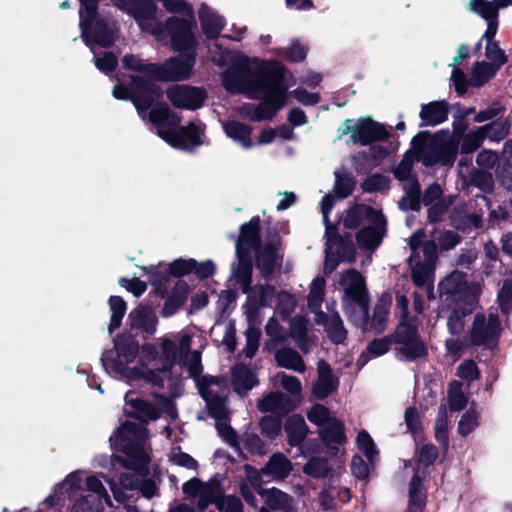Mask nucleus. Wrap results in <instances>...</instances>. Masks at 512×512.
<instances>
[{
	"mask_svg": "<svg viewBox=\"0 0 512 512\" xmlns=\"http://www.w3.org/2000/svg\"><path fill=\"white\" fill-rule=\"evenodd\" d=\"M501 333V323L496 310L487 314L477 313L469 330L468 340L473 345L494 346Z\"/></svg>",
	"mask_w": 512,
	"mask_h": 512,
	"instance_id": "13",
	"label": "nucleus"
},
{
	"mask_svg": "<svg viewBox=\"0 0 512 512\" xmlns=\"http://www.w3.org/2000/svg\"><path fill=\"white\" fill-rule=\"evenodd\" d=\"M304 472L315 478L324 477L328 473L327 462L322 458H311L305 465Z\"/></svg>",
	"mask_w": 512,
	"mask_h": 512,
	"instance_id": "62",
	"label": "nucleus"
},
{
	"mask_svg": "<svg viewBox=\"0 0 512 512\" xmlns=\"http://www.w3.org/2000/svg\"><path fill=\"white\" fill-rule=\"evenodd\" d=\"M82 472L77 470L68 474L65 479L54 487L53 494L47 497L46 503L53 505L56 501H60L62 496H70L78 491L82 484Z\"/></svg>",
	"mask_w": 512,
	"mask_h": 512,
	"instance_id": "29",
	"label": "nucleus"
},
{
	"mask_svg": "<svg viewBox=\"0 0 512 512\" xmlns=\"http://www.w3.org/2000/svg\"><path fill=\"white\" fill-rule=\"evenodd\" d=\"M442 295L451 296L453 301L463 302L467 305V311L472 312L477 306V299L481 293L478 283L468 284L462 272L454 271L439 284Z\"/></svg>",
	"mask_w": 512,
	"mask_h": 512,
	"instance_id": "12",
	"label": "nucleus"
},
{
	"mask_svg": "<svg viewBox=\"0 0 512 512\" xmlns=\"http://www.w3.org/2000/svg\"><path fill=\"white\" fill-rule=\"evenodd\" d=\"M278 242L273 241L267 244L257 259V266L265 277H268L277 265Z\"/></svg>",
	"mask_w": 512,
	"mask_h": 512,
	"instance_id": "39",
	"label": "nucleus"
},
{
	"mask_svg": "<svg viewBox=\"0 0 512 512\" xmlns=\"http://www.w3.org/2000/svg\"><path fill=\"white\" fill-rule=\"evenodd\" d=\"M412 158L410 156H405L404 159L398 164V166L394 169V174L397 179L400 181H407V185L405 186V189L407 191V194L409 196L410 205L409 207L411 209H417L419 206V194H420V188L419 184L415 181V179L412 177Z\"/></svg>",
	"mask_w": 512,
	"mask_h": 512,
	"instance_id": "25",
	"label": "nucleus"
},
{
	"mask_svg": "<svg viewBox=\"0 0 512 512\" xmlns=\"http://www.w3.org/2000/svg\"><path fill=\"white\" fill-rule=\"evenodd\" d=\"M87 489L91 492L88 496H95L97 501H104L108 506H112L111 499L105 489L102 480L98 475H90L85 480Z\"/></svg>",
	"mask_w": 512,
	"mask_h": 512,
	"instance_id": "50",
	"label": "nucleus"
},
{
	"mask_svg": "<svg viewBox=\"0 0 512 512\" xmlns=\"http://www.w3.org/2000/svg\"><path fill=\"white\" fill-rule=\"evenodd\" d=\"M442 194L441 188L437 184L429 186L425 192L423 202L429 207V218L436 221L438 216L447 208L448 205H443L438 201Z\"/></svg>",
	"mask_w": 512,
	"mask_h": 512,
	"instance_id": "41",
	"label": "nucleus"
},
{
	"mask_svg": "<svg viewBox=\"0 0 512 512\" xmlns=\"http://www.w3.org/2000/svg\"><path fill=\"white\" fill-rule=\"evenodd\" d=\"M213 47L219 50V55L210 58L217 65L223 66L231 60V66L224 72L222 81L225 89L231 93H244L250 98L264 94V101L255 107L253 112H244L253 121L271 119L281 109L287 100V89L281 86L282 66L275 61H261L258 58H248L241 54H231L224 51L216 43Z\"/></svg>",
	"mask_w": 512,
	"mask_h": 512,
	"instance_id": "3",
	"label": "nucleus"
},
{
	"mask_svg": "<svg viewBox=\"0 0 512 512\" xmlns=\"http://www.w3.org/2000/svg\"><path fill=\"white\" fill-rule=\"evenodd\" d=\"M457 376L469 385L472 381L479 378V370L472 360H465L457 367Z\"/></svg>",
	"mask_w": 512,
	"mask_h": 512,
	"instance_id": "60",
	"label": "nucleus"
},
{
	"mask_svg": "<svg viewBox=\"0 0 512 512\" xmlns=\"http://www.w3.org/2000/svg\"><path fill=\"white\" fill-rule=\"evenodd\" d=\"M258 408L263 412L285 414L292 409V402L282 392H271L259 401Z\"/></svg>",
	"mask_w": 512,
	"mask_h": 512,
	"instance_id": "32",
	"label": "nucleus"
},
{
	"mask_svg": "<svg viewBox=\"0 0 512 512\" xmlns=\"http://www.w3.org/2000/svg\"><path fill=\"white\" fill-rule=\"evenodd\" d=\"M307 330V321L301 317L296 316L291 320L290 323V333L291 336L297 340L299 347L304 351L308 352V348L304 343H302V338L304 337Z\"/></svg>",
	"mask_w": 512,
	"mask_h": 512,
	"instance_id": "58",
	"label": "nucleus"
},
{
	"mask_svg": "<svg viewBox=\"0 0 512 512\" xmlns=\"http://www.w3.org/2000/svg\"><path fill=\"white\" fill-rule=\"evenodd\" d=\"M413 146L425 166L437 163L451 165L457 154L458 140L448 131L435 134L421 132L413 139Z\"/></svg>",
	"mask_w": 512,
	"mask_h": 512,
	"instance_id": "7",
	"label": "nucleus"
},
{
	"mask_svg": "<svg viewBox=\"0 0 512 512\" xmlns=\"http://www.w3.org/2000/svg\"><path fill=\"white\" fill-rule=\"evenodd\" d=\"M109 308H110V324L109 331L110 333L115 329L119 328L122 322V318L126 312V303L119 296H111L109 298Z\"/></svg>",
	"mask_w": 512,
	"mask_h": 512,
	"instance_id": "46",
	"label": "nucleus"
},
{
	"mask_svg": "<svg viewBox=\"0 0 512 512\" xmlns=\"http://www.w3.org/2000/svg\"><path fill=\"white\" fill-rule=\"evenodd\" d=\"M183 492L188 497L198 499L197 506L200 510H204L209 504L217 503L222 512H242V503L237 497L229 496L219 501L222 489L216 479L201 482L193 478L183 485Z\"/></svg>",
	"mask_w": 512,
	"mask_h": 512,
	"instance_id": "9",
	"label": "nucleus"
},
{
	"mask_svg": "<svg viewBox=\"0 0 512 512\" xmlns=\"http://www.w3.org/2000/svg\"><path fill=\"white\" fill-rule=\"evenodd\" d=\"M333 204L334 196L331 194L324 196L321 201V211L327 237L325 270L328 272H332L339 261L352 262L355 259V250L352 244L345 245L339 241L335 235V228L329 223L328 213L332 209Z\"/></svg>",
	"mask_w": 512,
	"mask_h": 512,
	"instance_id": "10",
	"label": "nucleus"
},
{
	"mask_svg": "<svg viewBox=\"0 0 512 512\" xmlns=\"http://www.w3.org/2000/svg\"><path fill=\"white\" fill-rule=\"evenodd\" d=\"M277 364L283 368L303 373L306 369L302 357L293 349L283 348L275 353Z\"/></svg>",
	"mask_w": 512,
	"mask_h": 512,
	"instance_id": "37",
	"label": "nucleus"
},
{
	"mask_svg": "<svg viewBox=\"0 0 512 512\" xmlns=\"http://www.w3.org/2000/svg\"><path fill=\"white\" fill-rule=\"evenodd\" d=\"M261 495L265 498L266 504L272 509L290 512L295 507L293 498L277 488L262 491Z\"/></svg>",
	"mask_w": 512,
	"mask_h": 512,
	"instance_id": "35",
	"label": "nucleus"
},
{
	"mask_svg": "<svg viewBox=\"0 0 512 512\" xmlns=\"http://www.w3.org/2000/svg\"><path fill=\"white\" fill-rule=\"evenodd\" d=\"M125 401L126 404L131 407V410H129L128 413L133 414L141 421L146 422L158 418L159 411L154 405L138 398H134L132 393H127L125 395Z\"/></svg>",
	"mask_w": 512,
	"mask_h": 512,
	"instance_id": "34",
	"label": "nucleus"
},
{
	"mask_svg": "<svg viewBox=\"0 0 512 512\" xmlns=\"http://www.w3.org/2000/svg\"><path fill=\"white\" fill-rule=\"evenodd\" d=\"M318 379L313 386L312 394L316 399H324L337 389L338 380L333 376L330 366L325 361H319Z\"/></svg>",
	"mask_w": 512,
	"mask_h": 512,
	"instance_id": "26",
	"label": "nucleus"
},
{
	"mask_svg": "<svg viewBox=\"0 0 512 512\" xmlns=\"http://www.w3.org/2000/svg\"><path fill=\"white\" fill-rule=\"evenodd\" d=\"M163 7L172 13H181L186 18L171 16L161 30L164 39H156L163 45H170L179 52L162 66H150L149 72L155 80H183L192 75L196 62V22L192 6L184 0H160Z\"/></svg>",
	"mask_w": 512,
	"mask_h": 512,
	"instance_id": "4",
	"label": "nucleus"
},
{
	"mask_svg": "<svg viewBox=\"0 0 512 512\" xmlns=\"http://www.w3.org/2000/svg\"><path fill=\"white\" fill-rule=\"evenodd\" d=\"M369 224L364 226L356 236L358 245L366 250L376 249L386 232V221L379 212V219H370Z\"/></svg>",
	"mask_w": 512,
	"mask_h": 512,
	"instance_id": "21",
	"label": "nucleus"
},
{
	"mask_svg": "<svg viewBox=\"0 0 512 512\" xmlns=\"http://www.w3.org/2000/svg\"><path fill=\"white\" fill-rule=\"evenodd\" d=\"M356 442L358 449L369 459L370 462H373L377 452L371 436L366 431H361L357 435Z\"/></svg>",
	"mask_w": 512,
	"mask_h": 512,
	"instance_id": "61",
	"label": "nucleus"
},
{
	"mask_svg": "<svg viewBox=\"0 0 512 512\" xmlns=\"http://www.w3.org/2000/svg\"><path fill=\"white\" fill-rule=\"evenodd\" d=\"M222 128L225 135L241 148L249 150L255 147L252 138L253 128L250 125L236 120H226L222 121Z\"/></svg>",
	"mask_w": 512,
	"mask_h": 512,
	"instance_id": "24",
	"label": "nucleus"
},
{
	"mask_svg": "<svg viewBox=\"0 0 512 512\" xmlns=\"http://www.w3.org/2000/svg\"><path fill=\"white\" fill-rule=\"evenodd\" d=\"M259 324L260 322H248V328L245 332L246 346L243 350L244 354L248 358H252L256 354L259 347V339L261 335Z\"/></svg>",
	"mask_w": 512,
	"mask_h": 512,
	"instance_id": "49",
	"label": "nucleus"
},
{
	"mask_svg": "<svg viewBox=\"0 0 512 512\" xmlns=\"http://www.w3.org/2000/svg\"><path fill=\"white\" fill-rule=\"evenodd\" d=\"M198 19L202 32L208 39L218 38L226 25L225 18L205 2L199 5Z\"/></svg>",
	"mask_w": 512,
	"mask_h": 512,
	"instance_id": "22",
	"label": "nucleus"
},
{
	"mask_svg": "<svg viewBox=\"0 0 512 512\" xmlns=\"http://www.w3.org/2000/svg\"><path fill=\"white\" fill-rule=\"evenodd\" d=\"M497 71V67L494 65L482 62H476L472 68V74L469 79V85L479 87L484 85L489 79H491Z\"/></svg>",
	"mask_w": 512,
	"mask_h": 512,
	"instance_id": "43",
	"label": "nucleus"
},
{
	"mask_svg": "<svg viewBox=\"0 0 512 512\" xmlns=\"http://www.w3.org/2000/svg\"><path fill=\"white\" fill-rule=\"evenodd\" d=\"M447 427V410L445 406H441L435 423V437L443 445H446L448 440Z\"/></svg>",
	"mask_w": 512,
	"mask_h": 512,
	"instance_id": "59",
	"label": "nucleus"
},
{
	"mask_svg": "<svg viewBox=\"0 0 512 512\" xmlns=\"http://www.w3.org/2000/svg\"><path fill=\"white\" fill-rule=\"evenodd\" d=\"M232 382L237 393H245L257 383L254 373L246 366L236 365L232 373Z\"/></svg>",
	"mask_w": 512,
	"mask_h": 512,
	"instance_id": "36",
	"label": "nucleus"
},
{
	"mask_svg": "<svg viewBox=\"0 0 512 512\" xmlns=\"http://www.w3.org/2000/svg\"><path fill=\"white\" fill-rule=\"evenodd\" d=\"M379 219V211L366 205H358L347 211L343 220L346 228H355L361 221Z\"/></svg>",
	"mask_w": 512,
	"mask_h": 512,
	"instance_id": "40",
	"label": "nucleus"
},
{
	"mask_svg": "<svg viewBox=\"0 0 512 512\" xmlns=\"http://www.w3.org/2000/svg\"><path fill=\"white\" fill-rule=\"evenodd\" d=\"M418 325H406L405 323L398 325L394 334V343L399 358L414 360L426 354V347L417 336Z\"/></svg>",
	"mask_w": 512,
	"mask_h": 512,
	"instance_id": "16",
	"label": "nucleus"
},
{
	"mask_svg": "<svg viewBox=\"0 0 512 512\" xmlns=\"http://www.w3.org/2000/svg\"><path fill=\"white\" fill-rule=\"evenodd\" d=\"M118 9L133 16L140 29L153 35L156 39H164L161 30L164 23L159 19L158 9L154 4L144 0H111Z\"/></svg>",
	"mask_w": 512,
	"mask_h": 512,
	"instance_id": "11",
	"label": "nucleus"
},
{
	"mask_svg": "<svg viewBox=\"0 0 512 512\" xmlns=\"http://www.w3.org/2000/svg\"><path fill=\"white\" fill-rule=\"evenodd\" d=\"M124 67L137 71L141 75L132 76L131 87L127 88L117 84L113 88V96L120 100H131L139 116L148 120L155 126L157 135L170 146L177 149H190L202 144L200 139L203 126L200 122H191L188 126L179 129L180 117L172 112L166 104H157L161 90L153 81L154 77L148 70L155 64L144 63L135 55H125Z\"/></svg>",
	"mask_w": 512,
	"mask_h": 512,
	"instance_id": "2",
	"label": "nucleus"
},
{
	"mask_svg": "<svg viewBox=\"0 0 512 512\" xmlns=\"http://www.w3.org/2000/svg\"><path fill=\"white\" fill-rule=\"evenodd\" d=\"M389 312V302L385 299L379 300L374 308L371 320V329L377 332L383 331Z\"/></svg>",
	"mask_w": 512,
	"mask_h": 512,
	"instance_id": "51",
	"label": "nucleus"
},
{
	"mask_svg": "<svg viewBox=\"0 0 512 512\" xmlns=\"http://www.w3.org/2000/svg\"><path fill=\"white\" fill-rule=\"evenodd\" d=\"M481 128H485V138H489L492 141H499L508 134L509 123L506 119L500 118Z\"/></svg>",
	"mask_w": 512,
	"mask_h": 512,
	"instance_id": "52",
	"label": "nucleus"
},
{
	"mask_svg": "<svg viewBox=\"0 0 512 512\" xmlns=\"http://www.w3.org/2000/svg\"><path fill=\"white\" fill-rule=\"evenodd\" d=\"M483 139H485V128H478L476 131L468 133L461 143L462 153L473 152L481 145Z\"/></svg>",
	"mask_w": 512,
	"mask_h": 512,
	"instance_id": "56",
	"label": "nucleus"
},
{
	"mask_svg": "<svg viewBox=\"0 0 512 512\" xmlns=\"http://www.w3.org/2000/svg\"><path fill=\"white\" fill-rule=\"evenodd\" d=\"M479 412L471 407L461 417L458 423V432L462 436H467L478 426Z\"/></svg>",
	"mask_w": 512,
	"mask_h": 512,
	"instance_id": "54",
	"label": "nucleus"
},
{
	"mask_svg": "<svg viewBox=\"0 0 512 512\" xmlns=\"http://www.w3.org/2000/svg\"><path fill=\"white\" fill-rule=\"evenodd\" d=\"M297 300L287 291L277 293L276 311L283 317H288L296 308Z\"/></svg>",
	"mask_w": 512,
	"mask_h": 512,
	"instance_id": "53",
	"label": "nucleus"
},
{
	"mask_svg": "<svg viewBox=\"0 0 512 512\" xmlns=\"http://www.w3.org/2000/svg\"><path fill=\"white\" fill-rule=\"evenodd\" d=\"M426 503V496L418 475L412 477L409 484V507L412 512H420Z\"/></svg>",
	"mask_w": 512,
	"mask_h": 512,
	"instance_id": "42",
	"label": "nucleus"
},
{
	"mask_svg": "<svg viewBox=\"0 0 512 512\" xmlns=\"http://www.w3.org/2000/svg\"><path fill=\"white\" fill-rule=\"evenodd\" d=\"M291 470V462L283 454L276 453L261 469V476L269 477L272 480H283L290 474Z\"/></svg>",
	"mask_w": 512,
	"mask_h": 512,
	"instance_id": "30",
	"label": "nucleus"
},
{
	"mask_svg": "<svg viewBox=\"0 0 512 512\" xmlns=\"http://www.w3.org/2000/svg\"><path fill=\"white\" fill-rule=\"evenodd\" d=\"M272 382L274 386H281L284 390L293 396H299L301 394L302 384L296 376L280 372L273 376Z\"/></svg>",
	"mask_w": 512,
	"mask_h": 512,
	"instance_id": "48",
	"label": "nucleus"
},
{
	"mask_svg": "<svg viewBox=\"0 0 512 512\" xmlns=\"http://www.w3.org/2000/svg\"><path fill=\"white\" fill-rule=\"evenodd\" d=\"M498 302L501 310L506 313L512 305V283L510 280H505L501 290L498 293Z\"/></svg>",
	"mask_w": 512,
	"mask_h": 512,
	"instance_id": "64",
	"label": "nucleus"
},
{
	"mask_svg": "<svg viewBox=\"0 0 512 512\" xmlns=\"http://www.w3.org/2000/svg\"><path fill=\"white\" fill-rule=\"evenodd\" d=\"M485 55L492 62L491 64L497 67V70L507 61L504 52L495 42L486 43Z\"/></svg>",
	"mask_w": 512,
	"mask_h": 512,
	"instance_id": "63",
	"label": "nucleus"
},
{
	"mask_svg": "<svg viewBox=\"0 0 512 512\" xmlns=\"http://www.w3.org/2000/svg\"><path fill=\"white\" fill-rule=\"evenodd\" d=\"M259 244V218L251 219L247 224L242 225L239 239L236 243V253L238 256V264L251 265L250 252Z\"/></svg>",
	"mask_w": 512,
	"mask_h": 512,
	"instance_id": "19",
	"label": "nucleus"
},
{
	"mask_svg": "<svg viewBox=\"0 0 512 512\" xmlns=\"http://www.w3.org/2000/svg\"><path fill=\"white\" fill-rule=\"evenodd\" d=\"M342 306L345 315L357 327L363 330L368 325V295L342 298Z\"/></svg>",
	"mask_w": 512,
	"mask_h": 512,
	"instance_id": "23",
	"label": "nucleus"
},
{
	"mask_svg": "<svg viewBox=\"0 0 512 512\" xmlns=\"http://www.w3.org/2000/svg\"><path fill=\"white\" fill-rule=\"evenodd\" d=\"M128 325L131 332L136 335H153L157 329V317L153 310L144 305H139L128 315Z\"/></svg>",
	"mask_w": 512,
	"mask_h": 512,
	"instance_id": "20",
	"label": "nucleus"
},
{
	"mask_svg": "<svg viewBox=\"0 0 512 512\" xmlns=\"http://www.w3.org/2000/svg\"><path fill=\"white\" fill-rule=\"evenodd\" d=\"M468 402V397L462 391V384L458 381H453L448 389V404L451 411L462 410Z\"/></svg>",
	"mask_w": 512,
	"mask_h": 512,
	"instance_id": "47",
	"label": "nucleus"
},
{
	"mask_svg": "<svg viewBox=\"0 0 512 512\" xmlns=\"http://www.w3.org/2000/svg\"><path fill=\"white\" fill-rule=\"evenodd\" d=\"M71 512H102V503L95 496H81L72 506Z\"/></svg>",
	"mask_w": 512,
	"mask_h": 512,
	"instance_id": "55",
	"label": "nucleus"
},
{
	"mask_svg": "<svg viewBox=\"0 0 512 512\" xmlns=\"http://www.w3.org/2000/svg\"><path fill=\"white\" fill-rule=\"evenodd\" d=\"M467 305L463 302H456L455 307L450 313L447 321V327L451 334L458 335L460 334L465 325L464 318L466 315L471 312L467 311Z\"/></svg>",
	"mask_w": 512,
	"mask_h": 512,
	"instance_id": "45",
	"label": "nucleus"
},
{
	"mask_svg": "<svg viewBox=\"0 0 512 512\" xmlns=\"http://www.w3.org/2000/svg\"><path fill=\"white\" fill-rule=\"evenodd\" d=\"M206 96L204 89L188 85H173L167 90V97L175 107L188 110L200 108Z\"/></svg>",
	"mask_w": 512,
	"mask_h": 512,
	"instance_id": "18",
	"label": "nucleus"
},
{
	"mask_svg": "<svg viewBox=\"0 0 512 512\" xmlns=\"http://www.w3.org/2000/svg\"><path fill=\"white\" fill-rule=\"evenodd\" d=\"M147 438L148 431L143 425L134 422L124 423L109 440L111 448L123 452L126 458L115 456L112 459L113 463L117 462L123 467L142 473L149 462Z\"/></svg>",
	"mask_w": 512,
	"mask_h": 512,
	"instance_id": "6",
	"label": "nucleus"
},
{
	"mask_svg": "<svg viewBox=\"0 0 512 512\" xmlns=\"http://www.w3.org/2000/svg\"><path fill=\"white\" fill-rule=\"evenodd\" d=\"M276 54L278 56L284 55L291 62H300L306 58L307 48L300 42L294 41L286 50L277 49Z\"/></svg>",
	"mask_w": 512,
	"mask_h": 512,
	"instance_id": "57",
	"label": "nucleus"
},
{
	"mask_svg": "<svg viewBox=\"0 0 512 512\" xmlns=\"http://www.w3.org/2000/svg\"><path fill=\"white\" fill-rule=\"evenodd\" d=\"M512 4V0H469L470 9L487 20V29L481 40L486 43L493 42V38L497 32V9L504 8Z\"/></svg>",
	"mask_w": 512,
	"mask_h": 512,
	"instance_id": "17",
	"label": "nucleus"
},
{
	"mask_svg": "<svg viewBox=\"0 0 512 512\" xmlns=\"http://www.w3.org/2000/svg\"><path fill=\"white\" fill-rule=\"evenodd\" d=\"M325 285L326 282L323 277H316L311 283L307 300L309 309L315 315L316 312H322L320 308L325 294Z\"/></svg>",
	"mask_w": 512,
	"mask_h": 512,
	"instance_id": "44",
	"label": "nucleus"
},
{
	"mask_svg": "<svg viewBox=\"0 0 512 512\" xmlns=\"http://www.w3.org/2000/svg\"><path fill=\"white\" fill-rule=\"evenodd\" d=\"M342 134H350L351 142L362 145L382 141L389 136V132L385 126L375 122L371 118H360L356 122L346 120Z\"/></svg>",
	"mask_w": 512,
	"mask_h": 512,
	"instance_id": "15",
	"label": "nucleus"
},
{
	"mask_svg": "<svg viewBox=\"0 0 512 512\" xmlns=\"http://www.w3.org/2000/svg\"><path fill=\"white\" fill-rule=\"evenodd\" d=\"M192 337L181 331L174 335L159 338L160 349L145 343L139 348L138 343L130 337L121 336L114 342V351L109 355L113 370L123 378L133 381L143 379L154 386H163L169 377V371L176 364L187 367L189 375L194 378L201 396L205 399L212 416L217 420L219 434L231 445L238 441L235 432L227 424V408L223 384L218 378H200L202 371L200 352L189 354Z\"/></svg>",
	"mask_w": 512,
	"mask_h": 512,
	"instance_id": "1",
	"label": "nucleus"
},
{
	"mask_svg": "<svg viewBox=\"0 0 512 512\" xmlns=\"http://www.w3.org/2000/svg\"><path fill=\"white\" fill-rule=\"evenodd\" d=\"M339 283L344 290L343 298L367 295L364 279L356 270H347L341 274Z\"/></svg>",
	"mask_w": 512,
	"mask_h": 512,
	"instance_id": "31",
	"label": "nucleus"
},
{
	"mask_svg": "<svg viewBox=\"0 0 512 512\" xmlns=\"http://www.w3.org/2000/svg\"><path fill=\"white\" fill-rule=\"evenodd\" d=\"M315 322L324 326L328 337L336 344L342 343L347 336L343 322L336 311L325 314L316 312Z\"/></svg>",
	"mask_w": 512,
	"mask_h": 512,
	"instance_id": "27",
	"label": "nucleus"
},
{
	"mask_svg": "<svg viewBox=\"0 0 512 512\" xmlns=\"http://www.w3.org/2000/svg\"><path fill=\"white\" fill-rule=\"evenodd\" d=\"M252 275V266L242 264L240 267H233L232 279H235L242 288L243 293L247 294V301L243 306L244 314L248 322H261L259 309L270 306L275 296V288L267 285H256L250 288Z\"/></svg>",
	"mask_w": 512,
	"mask_h": 512,
	"instance_id": "8",
	"label": "nucleus"
},
{
	"mask_svg": "<svg viewBox=\"0 0 512 512\" xmlns=\"http://www.w3.org/2000/svg\"><path fill=\"white\" fill-rule=\"evenodd\" d=\"M80 27L82 37L91 51L96 55L94 44L102 47L111 45L115 39V23L101 18L97 13L98 0H80ZM95 66L103 73H110L117 65V57L106 52L101 57L95 56Z\"/></svg>",
	"mask_w": 512,
	"mask_h": 512,
	"instance_id": "5",
	"label": "nucleus"
},
{
	"mask_svg": "<svg viewBox=\"0 0 512 512\" xmlns=\"http://www.w3.org/2000/svg\"><path fill=\"white\" fill-rule=\"evenodd\" d=\"M308 420L319 427V434L327 445L340 444L344 441L345 435L342 423L329 410L321 405H314L307 412Z\"/></svg>",
	"mask_w": 512,
	"mask_h": 512,
	"instance_id": "14",
	"label": "nucleus"
},
{
	"mask_svg": "<svg viewBox=\"0 0 512 512\" xmlns=\"http://www.w3.org/2000/svg\"><path fill=\"white\" fill-rule=\"evenodd\" d=\"M419 117L424 126H436L448 118V103L444 100L432 101L421 106Z\"/></svg>",
	"mask_w": 512,
	"mask_h": 512,
	"instance_id": "28",
	"label": "nucleus"
},
{
	"mask_svg": "<svg viewBox=\"0 0 512 512\" xmlns=\"http://www.w3.org/2000/svg\"><path fill=\"white\" fill-rule=\"evenodd\" d=\"M412 279L414 284L423 288L428 298H433L434 267L430 264L416 263L412 267Z\"/></svg>",
	"mask_w": 512,
	"mask_h": 512,
	"instance_id": "33",
	"label": "nucleus"
},
{
	"mask_svg": "<svg viewBox=\"0 0 512 512\" xmlns=\"http://www.w3.org/2000/svg\"><path fill=\"white\" fill-rule=\"evenodd\" d=\"M285 431L288 435L289 444L297 446L302 443L308 428L302 416L292 415L286 421Z\"/></svg>",
	"mask_w": 512,
	"mask_h": 512,
	"instance_id": "38",
	"label": "nucleus"
}]
</instances>
